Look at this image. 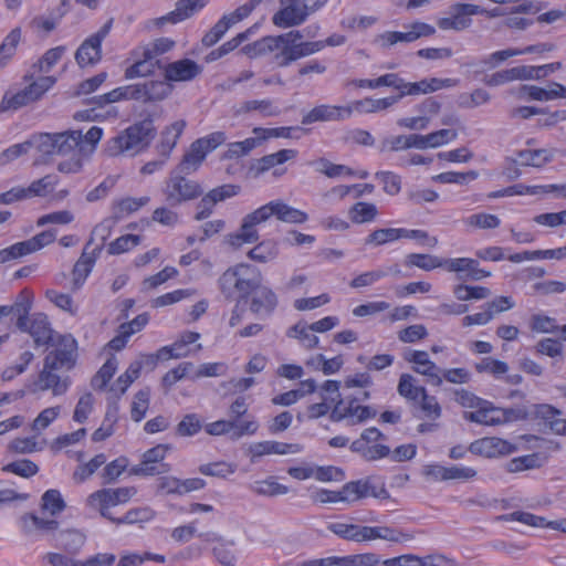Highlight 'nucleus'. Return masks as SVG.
<instances>
[{"label": "nucleus", "mask_w": 566, "mask_h": 566, "mask_svg": "<svg viewBox=\"0 0 566 566\" xmlns=\"http://www.w3.org/2000/svg\"><path fill=\"white\" fill-rule=\"evenodd\" d=\"M75 339L71 336H63L59 347L44 357L43 368L27 385L28 391L33 395L51 391L55 397L64 395L71 385L67 371L75 365Z\"/></svg>", "instance_id": "f257e3e1"}, {"label": "nucleus", "mask_w": 566, "mask_h": 566, "mask_svg": "<svg viewBox=\"0 0 566 566\" xmlns=\"http://www.w3.org/2000/svg\"><path fill=\"white\" fill-rule=\"evenodd\" d=\"M272 216H275L277 220L282 222L294 224H302L308 219L306 212L291 207L281 200H273L248 213L242 219V223L238 232L231 233L227 237L228 243L231 247L239 249L243 244L256 242L260 238L256 227L268 221Z\"/></svg>", "instance_id": "f03ea898"}, {"label": "nucleus", "mask_w": 566, "mask_h": 566, "mask_svg": "<svg viewBox=\"0 0 566 566\" xmlns=\"http://www.w3.org/2000/svg\"><path fill=\"white\" fill-rule=\"evenodd\" d=\"M259 281L262 276L254 266L240 263L224 271L218 284L227 300H247Z\"/></svg>", "instance_id": "7ed1b4c3"}, {"label": "nucleus", "mask_w": 566, "mask_h": 566, "mask_svg": "<svg viewBox=\"0 0 566 566\" xmlns=\"http://www.w3.org/2000/svg\"><path fill=\"white\" fill-rule=\"evenodd\" d=\"M155 126L150 118H145L122 132L108 142L107 151L111 156L124 153L135 155L146 148L154 138Z\"/></svg>", "instance_id": "20e7f679"}, {"label": "nucleus", "mask_w": 566, "mask_h": 566, "mask_svg": "<svg viewBox=\"0 0 566 566\" xmlns=\"http://www.w3.org/2000/svg\"><path fill=\"white\" fill-rule=\"evenodd\" d=\"M31 306L32 302L27 292L21 305V307H25V312L24 314L19 312L15 325L21 332L30 334L35 347L48 346L53 339L51 323L44 313H33L29 316Z\"/></svg>", "instance_id": "39448f33"}, {"label": "nucleus", "mask_w": 566, "mask_h": 566, "mask_svg": "<svg viewBox=\"0 0 566 566\" xmlns=\"http://www.w3.org/2000/svg\"><path fill=\"white\" fill-rule=\"evenodd\" d=\"M181 174L182 172L179 171H172L165 181L163 192L166 202L170 207L180 206L184 202L195 200L203 192L199 182L187 179Z\"/></svg>", "instance_id": "423d86ee"}, {"label": "nucleus", "mask_w": 566, "mask_h": 566, "mask_svg": "<svg viewBox=\"0 0 566 566\" xmlns=\"http://www.w3.org/2000/svg\"><path fill=\"white\" fill-rule=\"evenodd\" d=\"M136 493L137 490L134 486L101 489L87 496L86 504L91 509L98 511L101 516L112 522V518L116 517L112 515L109 509L127 503Z\"/></svg>", "instance_id": "0eeeda50"}, {"label": "nucleus", "mask_w": 566, "mask_h": 566, "mask_svg": "<svg viewBox=\"0 0 566 566\" xmlns=\"http://www.w3.org/2000/svg\"><path fill=\"white\" fill-rule=\"evenodd\" d=\"M436 29L424 22H413L407 27V31H386L375 39V42L382 49H388L397 43H411L420 38L430 36Z\"/></svg>", "instance_id": "6e6552de"}, {"label": "nucleus", "mask_w": 566, "mask_h": 566, "mask_svg": "<svg viewBox=\"0 0 566 566\" xmlns=\"http://www.w3.org/2000/svg\"><path fill=\"white\" fill-rule=\"evenodd\" d=\"M55 82L56 80L54 76H40L11 97H4L2 103H7V108L18 109L41 98L42 95L55 84Z\"/></svg>", "instance_id": "1a4fd4ad"}, {"label": "nucleus", "mask_w": 566, "mask_h": 566, "mask_svg": "<svg viewBox=\"0 0 566 566\" xmlns=\"http://www.w3.org/2000/svg\"><path fill=\"white\" fill-rule=\"evenodd\" d=\"M485 10L476 4L457 3L450 8L449 17L441 18L437 24L441 30L462 31L472 23V15L482 14Z\"/></svg>", "instance_id": "9d476101"}, {"label": "nucleus", "mask_w": 566, "mask_h": 566, "mask_svg": "<svg viewBox=\"0 0 566 566\" xmlns=\"http://www.w3.org/2000/svg\"><path fill=\"white\" fill-rule=\"evenodd\" d=\"M111 22L104 24L96 33L87 38L77 49L75 60L81 67L94 65L102 59V42L107 36Z\"/></svg>", "instance_id": "9b49d317"}, {"label": "nucleus", "mask_w": 566, "mask_h": 566, "mask_svg": "<svg viewBox=\"0 0 566 566\" xmlns=\"http://www.w3.org/2000/svg\"><path fill=\"white\" fill-rule=\"evenodd\" d=\"M280 9L273 14L275 27L287 29L298 27L310 17L301 0H279Z\"/></svg>", "instance_id": "f8f14e48"}, {"label": "nucleus", "mask_w": 566, "mask_h": 566, "mask_svg": "<svg viewBox=\"0 0 566 566\" xmlns=\"http://www.w3.org/2000/svg\"><path fill=\"white\" fill-rule=\"evenodd\" d=\"M166 453L167 447L164 444H158L147 450L143 454V461L138 465L132 468V474L150 476L168 473L170 471V465L163 462Z\"/></svg>", "instance_id": "ddd939ff"}, {"label": "nucleus", "mask_w": 566, "mask_h": 566, "mask_svg": "<svg viewBox=\"0 0 566 566\" xmlns=\"http://www.w3.org/2000/svg\"><path fill=\"white\" fill-rule=\"evenodd\" d=\"M468 450L484 458H499L517 451V446L497 437H485L470 443Z\"/></svg>", "instance_id": "4468645a"}, {"label": "nucleus", "mask_w": 566, "mask_h": 566, "mask_svg": "<svg viewBox=\"0 0 566 566\" xmlns=\"http://www.w3.org/2000/svg\"><path fill=\"white\" fill-rule=\"evenodd\" d=\"M240 191V187L235 185H223L217 188L211 189L208 193H206L201 200L196 206V214L195 220L201 221L209 218L216 205L226 199L234 197Z\"/></svg>", "instance_id": "2eb2a0df"}, {"label": "nucleus", "mask_w": 566, "mask_h": 566, "mask_svg": "<svg viewBox=\"0 0 566 566\" xmlns=\"http://www.w3.org/2000/svg\"><path fill=\"white\" fill-rule=\"evenodd\" d=\"M102 252V245L92 248V240H88L82 251L81 256L75 262L72 270V284L73 290L82 287L87 276L92 272L96 260Z\"/></svg>", "instance_id": "dca6fc26"}, {"label": "nucleus", "mask_w": 566, "mask_h": 566, "mask_svg": "<svg viewBox=\"0 0 566 566\" xmlns=\"http://www.w3.org/2000/svg\"><path fill=\"white\" fill-rule=\"evenodd\" d=\"M249 308L251 313L260 318H266L275 311L279 300L274 291L258 282V286L251 292Z\"/></svg>", "instance_id": "f3484780"}, {"label": "nucleus", "mask_w": 566, "mask_h": 566, "mask_svg": "<svg viewBox=\"0 0 566 566\" xmlns=\"http://www.w3.org/2000/svg\"><path fill=\"white\" fill-rule=\"evenodd\" d=\"M304 447L301 443H285L279 441H260L251 443L247 450L250 461L252 463L263 455L280 454L285 455L289 453H300Z\"/></svg>", "instance_id": "a211bd4d"}, {"label": "nucleus", "mask_w": 566, "mask_h": 566, "mask_svg": "<svg viewBox=\"0 0 566 566\" xmlns=\"http://www.w3.org/2000/svg\"><path fill=\"white\" fill-rule=\"evenodd\" d=\"M405 359L412 363L413 371L426 376L428 381L433 386H441V369L429 358L424 350H411L405 355Z\"/></svg>", "instance_id": "6ab92c4d"}, {"label": "nucleus", "mask_w": 566, "mask_h": 566, "mask_svg": "<svg viewBox=\"0 0 566 566\" xmlns=\"http://www.w3.org/2000/svg\"><path fill=\"white\" fill-rule=\"evenodd\" d=\"M497 521L511 522L516 521L532 527L551 528L566 533V518L548 521L543 516L532 514L524 511H515L496 517Z\"/></svg>", "instance_id": "aec40b11"}, {"label": "nucleus", "mask_w": 566, "mask_h": 566, "mask_svg": "<svg viewBox=\"0 0 566 566\" xmlns=\"http://www.w3.org/2000/svg\"><path fill=\"white\" fill-rule=\"evenodd\" d=\"M202 72V66L190 59H182L164 66L165 80L169 82H188Z\"/></svg>", "instance_id": "412c9836"}, {"label": "nucleus", "mask_w": 566, "mask_h": 566, "mask_svg": "<svg viewBox=\"0 0 566 566\" xmlns=\"http://www.w3.org/2000/svg\"><path fill=\"white\" fill-rule=\"evenodd\" d=\"M352 116V107L335 105H318L302 117L303 125L316 122L344 120Z\"/></svg>", "instance_id": "4be33fe9"}, {"label": "nucleus", "mask_w": 566, "mask_h": 566, "mask_svg": "<svg viewBox=\"0 0 566 566\" xmlns=\"http://www.w3.org/2000/svg\"><path fill=\"white\" fill-rule=\"evenodd\" d=\"M503 415L502 408L483 400L475 411L465 412L464 418L480 424L499 426L505 423L506 418Z\"/></svg>", "instance_id": "5701e85b"}, {"label": "nucleus", "mask_w": 566, "mask_h": 566, "mask_svg": "<svg viewBox=\"0 0 566 566\" xmlns=\"http://www.w3.org/2000/svg\"><path fill=\"white\" fill-rule=\"evenodd\" d=\"M297 155L298 151L296 149H281L256 159L251 165V170L254 171L255 176H259L289 160L295 159Z\"/></svg>", "instance_id": "b1692460"}, {"label": "nucleus", "mask_w": 566, "mask_h": 566, "mask_svg": "<svg viewBox=\"0 0 566 566\" xmlns=\"http://www.w3.org/2000/svg\"><path fill=\"white\" fill-rule=\"evenodd\" d=\"M206 0H179L176 9L157 20L158 24L177 23L191 17L197 10L203 8Z\"/></svg>", "instance_id": "393cba45"}, {"label": "nucleus", "mask_w": 566, "mask_h": 566, "mask_svg": "<svg viewBox=\"0 0 566 566\" xmlns=\"http://www.w3.org/2000/svg\"><path fill=\"white\" fill-rule=\"evenodd\" d=\"M156 67H159L157 56L150 50L144 52V56L125 70V78L144 77L154 74Z\"/></svg>", "instance_id": "a878e982"}, {"label": "nucleus", "mask_w": 566, "mask_h": 566, "mask_svg": "<svg viewBox=\"0 0 566 566\" xmlns=\"http://www.w3.org/2000/svg\"><path fill=\"white\" fill-rule=\"evenodd\" d=\"M258 112L261 117H275L281 109L271 99H251L242 102L235 109L237 115Z\"/></svg>", "instance_id": "bb28decb"}, {"label": "nucleus", "mask_w": 566, "mask_h": 566, "mask_svg": "<svg viewBox=\"0 0 566 566\" xmlns=\"http://www.w3.org/2000/svg\"><path fill=\"white\" fill-rule=\"evenodd\" d=\"M441 83L442 81L438 78H431L430 81L422 80L420 82L410 83L399 77L397 94L398 99L400 101L402 97L407 95H420L434 92L441 87Z\"/></svg>", "instance_id": "cd10ccee"}, {"label": "nucleus", "mask_w": 566, "mask_h": 566, "mask_svg": "<svg viewBox=\"0 0 566 566\" xmlns=\"http://www.w3.org/2000/svg\"><path fill=\"white\" fill-rule=\"evenodd\" d=\"M413 416L420 419L438 421L442 415V408L434 396H430L427 391L420 399L413 403Z\"/></svg>", "instance_id": "c85d7f7f"}, {"label": "nucleus", "mask_w": 566, "mask_h": 566, "mask_svg": "<svg viewBox=\"0 0 566 566\" xmlns=\"http://www.w3.org/2000/svg\"><path fill=\"white\" fill-rule=\"evenodd\" d=\"M521 90L527 94L528 98L534 101L566 98V86L557 82H553L549 88H543L535 85H523Z\"/></svg>", "instance_id": "c756f323"}, {"label": "nucleus", "mask_w": 566, "mask_h": 566, "mask_svg": "<svg viewBox=\"0 0 566 566\" xmlns=\"http://www.w3.org/2000/svg\"><path fill=\"white\" fill-rule=\"evenodd\" d=\"M56 541L67 554L77 555L85 545L86 535L80 530L71 528L60 532Z\"/></svg>", "instance_id": "7c9ffc66"}, {"label": "nucleus", "mask_w": 566, "mask_h": 566, "mask_svg": "<svg viewBox=\"0 0 566 566\" xmlns=\"http://www.w3.org/2000/svg\"><path fill=\"white\" fill-rule=\"evenodd\" d=\"M156 516V512L149 506H140L128 510L122 517L112 518V523L115 525H144Z\"/></svg>", "instance_id": "2f4dec72"}, {"label": "nucleus", "mask_w": 566, "mask_h": 566, "mask_svg": "<svg viewBox=\"0 0 566 566\" xmlns=\"http://www.w3.org/2000/svg\"><path fill=\"white\" fill-rule=\"evenodd\" d=\"M398 102H399V99H398L397 95H392V96H388V97H384V98L366 97L364 99L354 102L352 105H348V107H352V113L353 112L376 113V112L385 111Z\"/></svg>", "instance_id": "473e14b6"}, {"label": "nucleus", "mask_w": 566, "mask_h": 566, "mask_svg": "<svg viewBox=\"0 0 566 566\" xmlns=\"http://www.w3.org/2000/svg\"><path fill=\"white\" fill-rule=\"evenodd\" d=\"M342 494L346 503L355 502L369 495L376 496L369 480H357L344 484Z\"/></svg>", "instance_id": "72a5a7b5"}, {"label": "nucleus", "mask_w": 566, "mask_h": 566, "mask_svg": "<svg viewBox=\"0 0 566 566\" xmlns=\"http://www.w3.org/2000/svg\"><path fill=\"white\" fill-rule=\"evenodd\" d=\"M59 523L55 520L39 517L34 514H27L22 517V527L27 534H49L57 530Z\"/></svg>", "instance_id": "f704fd0d"}, {"label": "nucleus", "mask_w": 566, "mask_h": 566, "mask_svg": "<svg viewBox=\"0 0 566 566\" xmlns=\"http://www.w3.org/2000/svg\"><path fill=\"white\" fill-rule=\"evenodd\" d=\"M186 122L180 119L174 122L169 127L163 132L161 142L159 145V153L165 158H168L171 150L175 148L184 128Z\"/></svg>", "instance_id": "c9c22d12"}, {"label": "nucleus", "mask_w": 566, "mask_h": 566, "mask_svg": "<svg viewBox=\"0 0 566 566\" xmlns=\"http://www.w3.org/2000/svg\"><path fill=\"white\" fill-rule=\"evenodd\" d=\"M280 35L264 36L252 44H248L243 48L244 53L250 57H258L273 53L275 55L277 51V43H281Z\"/></svg>", "instance_id": "e433bc0d"}, {"label": "nucleus", "mask_w": 566, "mask_h": 566, "mask_svg": "<svg viewBox=\"0 0 566 566\" xmlns=\"http://www.w3.org/2000/svg\"><path fill=\"white\" fill-rule=\"evenodd\" d=\"M397 391L408 401L416 403L420 397L424 395L427 389L422 386H418L416 384L415 377L410 374H401L399 377Z\"/></svg>", "instance_id": "4c0bfd02"}, {"label": "nucleus", "mask_w": 566, "mask_h": 566, "mask_svg": "<svg viewBox=\"0 0 566 566\" xmlns=\"http://www.w3.org/2000/svg\"><path fill=\"white\" fill-rule=\"evenodd\" d=\"M150 198L145 196L140 198H123L113 202V216L118 221L124 217L139 210L149 202Z\"/></svg>", "instance_id": "58836bf2"}, {"label": "nucleus", "mask_w": 566, "mask_h": 566, "mask_svg": "<svg viewBox=\"0 0 566 566\" xmlns=\"http://www.w3.org/2000/svg\"><path fill=\"white\" fill-rule=\"evenodd\" d=\"M545 458L539 453H531L511 459L505 469L510 473H517L525 470L538 469L544 464Z\"/></svg>", "instance_id": "ea45409f"}, {"label": "nucleus", "mask_w": 566, "mask_h": 566, "mask_svg": "<svg viewBox=\"0 0 566 566\" xmlns=\"http://www.w3.org/2000/svg\"><path fill=\"white\" fill-rule=\"evenodd\" d=\"M206 156L207 155L205 150H202L201 147H198L197 143L193 142L190 146V149L185 154L177 171L186 175L196 171L205 160Z\"/></svg>", "instance_id": "a19ab883"}, {"label": "nucleus", "mask_w": 566, "mask_h": 566, "mask_svg": "<svg viewBox=\"0 0 566 566\" xmlns=\"http://www.w3.org/2000/svg\"><path fill=\"white\" fill-rule=\"evenodd\" d=\"M81 132H66L56 134V150L57 156H67L76 151L82 142Z\"/></svg>", "instance_id": "79ce46f5"}, {"label": "nucleus", "mask_w": 566, "mask_h": 566, "mask_svg": "<svg viewBox=\"0 0 566 566\" xmlns=\"http://www.w3.org/2000/svg\"><path fill=\"white\" fill-rule=\"evenodd\" d=\"M401 239V228H381L371 231L365 238V244L380 247Z\"/></svg>", "instance_id": "37998d69"}, {"label": "nucleus", "mask_w": 566, "mask_h": 566, "mask_svg": "<svg viewBox=\"0 0 566 566\" xmlns=\"http://www.w3.org/2000/svg\"><path fill=\"white\" fill-rule=\"evenodd\" d=\"M279 254L277 243L273 240H264L252 248L248 256L259 263H266L274 260Z\"/></svg>", "instance_id": "c03bdc74"}, {"label": "nucleus", "mask_w": 566, "mask_h": 566, "mask_svg": "<svg viewBox=\"0 0 566 566\" xmlns=\"http://www.w3.org/2000/svg\"><path fill=\"white\" fill-rule=\"evenodd\" d=\"M348 214L352 222L361 224L374 221L378 216V209L371 202L359 201L349 209Z\"/></svg>", "instance_id": "a18cd8bd"}, {"label": "nucleus", "mask_w": 566, "mask_h": 566, "mask_svg": "<svg viewBox=\"0 0 566 566\" xmlns=\"http://www.w3.org/2000/svg\"><path fill=\"white\" fill-rule=\"evenodd\" d=\"M463 223L472 229L493 230L501 226V219L492 213L478 212L464 218Z\"/></svg>", "instance_id": "49530a36"}, {"label": "nucleus", "mask_w": 566, "mask_h": 566, "mask_svg": "<svg viewBox=\"0 0 566 566\" xmlns=\"http://www.w3.org/2000/svg\"><path fill=\"white\" fill-rule=\"evenodd\" d=\"M405 264L416 266L423 271L443 268V259L432 254L410 253L406 256Z\"/></svg>", "instance_id": "de8ad7c7"}, {"label": "nucleus", "mask_w": 566, "mask_h": 566, "mask_svg": "<svg viewBox=\"0 0 566 566\" xmlns=\"http://www.w3.org/2000/svg\"><path fill=\"white\" fill-rule=\"evenodd\" d=\"M345 409L347 415V423L349 426L361 423L367 419L375 418L377 415L376 409L369 406H360L356 402V400L349 401Z\"/></svg>", "instance_id": "09e8293b"}, {"label": "nucleus", "mask_w": 566, "mask_h": 566, "mask_svg": "<svg viewBox=\"0 0 566 566\" xmlns=\"http://www.w3.org/2000/svg\"><path fill=\"white\" fill-rule=\"evenodd\" d=\"M21 41V29L14 28L0 44V69H2L14 55Z\"/></svg>", "instance_id": "8fccbe9b"}, {"label": "nucleus", "mask_w": 566, "mask_h": 566, "mask_svg": "<svg viewBox=\"0 0 566 566\" xmlns=\"http://www.w3.org/2000/svg\"><path fill=\"white\" fill-rule=\"evenodd\" d=\"M314 333L310 325L297 323L287 331V336L297 338L303 347L312 349L318 345L319 340Z\"/></svg>", "instance_id": "3c124183"}, {"label": "nucleus", "mask_w": 566, "mask_h": 566, "mask_svg": "<svg viewBox=\"0 0 566 566\" xmlns=\"http://www.w3.org/2000/svg\"><path fill=\"white\" fill-rule=\"evenodd\" d=\"M118 366V361L116 357L108 358L104 365L99 368V370L96 373V375L92 378L91 385L95 389H104L107 382L112 379L114 376L116 369Z\"/></svg>", "instance_id": "603ef678"}, {"label": "nucleus", "mask_w": 566, "mask_h": 566, "mask_svg": "<svg viewBox=\"0 0 566 566\" xmlns=\"http://www.w3.org/2000/svg\"><path fill=\"white\" fill-rule=\"evenodd\" d=\"M453 294L459 301L484 300L491 295V291L484 286L455 285Z\"/></svg>", "instance_id": "864d4df0"}, {"label": "nucleus", "mask_w": 566, "mask_h": 566, "mask_svg": "<svg viewBox=\"0 0 566 566\" xmlns=\"http://www.w3.org/2000/svg\"><path fill=\"white\" fill-rule=\"evenodd\" d=\"M250 490L256 494L268 496L286 494L289 492L287 486L280 484L273 479L255 481L250 485Z\"/></svg>", "instance_id": "5fc2aeb1"}, {"label": "nucleus", "mask_w": 566, "mask_h": 566, "mask_svg": "<svg viewBox=\"0 0 566 566\" xmlns=\"http://www.w3.org/2000/svg\"><path fill=\"white\" fill-rule=\"evenodd\" d=\"M549 160L544 149H524L516 153L515 163L522 166L541 167Z\"/></svg>", "instance_id": "6e6d98bb"}, {"label": "nucleus", "mask_w": 566, "mask_h": 566, "mask_svg": "<svg viewBox=\"0 0 566 566\" xmlns=\"http://www.w3.org/2000/svg\"><path fill=\"white\" fill-rule=\"evenodd\" d=\"M149 388L140 389L136 392L132 402L130 416L136 422H139L146 415L149 407Z\"/></svg>", "instance_id": "4d7b16f0"}, {"label": "nucleus", "mask_w": 566, "mask_h": 566, "mask_svg": "<svg viewBox=\"0 0 566 566\" xmlns=\"http://www.w3.org/2000/svg\"><path fill=\"white\" fill-rule=\"evenodd\" d=\"M259 145V139L249 137L242 142H234L228 145L227 151L223 154L224 159L240 158L248 155Z\"/></svg>", "instance_id": "13d9d810"}, {"label": "nucleus", "mask_w": 566, "mask_h": 566, "mask_svg": "<svg viewBox=\"0 0 566 566\" xmlns=\"http://www.w3.org/2000/svg\"><path fill=\"white\" fill-rule=\"evenodd\" d=\"M147 90V102H157L166 98L172 91L171 84L166 80L164 81H147L145 82Z\"/></svg>", "instance_id": "bf43d9fd"}, {"label": "nucleus", "mask_w": 566, "mask_h": 566, "mask_svg": "<svg viewBox=\"0 0 566 566\" xmlns=\"http://www.w3.org/2000/svg\"><path fill=\"white\" fill-rule=\"evenodd\" d=\"M198 471L203 475L224 479L228 475L234 473L235 465L232 463L224 462V461H219V462L201 464L199 467Z\"/></svg>", "instance_id": "052dcab7"}, {"label": "nucleus", "mask_w": 566, "mask_h": 566, "mask_svg": "<svg viewBox=\"0 0 566 566\" xmlns=\"http://www.w3.org/2000/svg\"><path fill=\"white\" fill-rule=\"evenodd\" d=\"M65 46H56L48 50L44 55L33 65L40 73H48L63 56Z\"/></svg>", "instance_id": "680f3d73"}, {"label": "nucleus", "mask_w": 566, "mask_h": 566, "mask_svg": "<svg viewBox=\"0 0 566 566\" xmlns=\"http://www.w3.org/2000/svg\"><path fill=\"white\" fill-rule=\"evenodd\" d=\"M106 462V455L104 453L96 454L93 459H91L87 463H84L74 472V479L80 482L87 480L91 475H93L103 464Z\"/></svg>", "instance_id": "e2e57ef3"}, {"label": "nucleus", "mask_w": 566, "mask_h": 566, "mask_svg": "<svg viewBox=\"0 0 566 566\" xmlns=\"http://www.w3.org/2000/svg\"><path fill=\"white\" fill-rule=\"evenodd\" d=\"M140 237L136 234H125L108 244L107 252L111 255L120 254L129 251L134 247L138 245Z\"/></svg>", "instance_id": "0e129e2a"}, {"label": "nucleus", "mask_w": 566, "mask_h": 566, "mask_svg": "<svg viewBox=\"0 0 566 566\" xmlns=\"http://www.w3.org/2000/svg\"><path fill=\"white\" fill-rule=\"evenodd\" d=\"M56 178L53 176H44L41 179L34 180L27 189L28 197H44L54 189Z\"/></svg>", "instance_id": "69168bd1"}, {"label": "nucleus", "mask_w": 566, "mask_h": 566, "mask_svg": "<svg viewBox=\"0 0 566 566\" xmlns=\"http://www.w3.org/2000/svg\"><path fill=\"white\" fill-rule=\"evenodd\" d=\"M375 178L382 184V190L389 196H396L401 190V179L392 171H378Z\"/></svg>", "instance_id": "338daca9"}, {"label": "nucleus", "mask_w": 566, "mask_h": 566, "mask_svg": "<svg viewBox=\"0 0 566 566\" xmlns=\"http://www.w3.org/2000/svg\"><path fill=\"white\" fill-rule=\"evenodd\" d=\"M64 507L65 503L57 490H48L42 495V509L49 512L51 515H55L62 512Z\"/></svg>", "instance_id": "774afa93"}]
</instances>
